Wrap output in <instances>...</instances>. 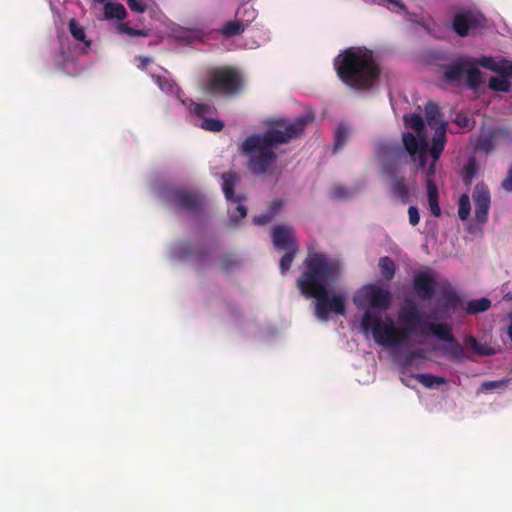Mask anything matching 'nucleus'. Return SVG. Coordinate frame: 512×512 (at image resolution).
Listing matches in <instances>:
<instances>
[{"mask_svg":"<svg viewBox=\"0 0 512 512\" xmlns=\"http://www.w3.org/2000/svg\"><path fill=\"white\" fill-rule=\"evenodd\" d=\"M305 271L297 279L302 295L315 299L314 315L326 322L330 313L345 315L347 297L343 293H329L341 275V262L325 253H309L304 261Z\"/></svg>","mask_w":512,"mask_h":512,"instance_id":"f257e3e1","label":"nucleus"},{"mask_svg":"<svg viewBox=\"0 0 512 512\" xmlns=\"http://www.w3.org/2000/svg\"><path fill=\"white\" fill-rule=\"evenodd\" d=\"M314 120L313 113L297 116L293 121L279 118L270 122L262 134H252L242 143L241 151L249 156L248 169L255 175H263L276 163L274 148L298 138Z\"/></svg>","mask_w":512,"mask_h":512,"instance_id":"f03ea898","label":"nucleus"},{"mask_svg":"<svg viewBox=\"0 0 512 512\" xmlns=\"http://www.w3.org/2000/svg\"><path fill=\"white\" fill-rule=\"evenodd\" d=\"M334 67L339 79L356 90H369L380 76V68L367 48L346 49L335 58Z\"/></svg>","mask_w":512,"mask_h":512,"instance_id":"7ed1b4c3","label":"nucleus"},{"mask_svg":"<svg viewBox=\"0 0 512 512\" xmlns=\"http://www.w3.org/2000/svg\"><path fill=\"white\" fill-rule=\"evenodd\" d=\"M362 329L365 333L371 332L375 342L381 346L393 348L409 342L411 335H425L426 331H418L410 326L396 327L392 319L382 320L380 314L366 310L362 316Z\"/></svg>","mask_w":512,"mask_h":512,"instance_id":"20e7f679","label":"nucleus"},{"mask_svg":"<svg viewBox=\"0 0 512 512\" xmlns=\"http://www.w3.org/2000/svg\"><path fill=\"white\" fill-rule=\"evenodd\" d=\"M403 120L407 127L416 132V134L411 132L402 134L404 149L413 162H418L419 168H424L428 151V137L424 131V120L416 113L405 114Z\"/></svg>","mask_w":512,"mask_h":512,"instance_id":"39448f33","label":"nucleus"},{"mask_svg":"<svg viewBox=\"0 0 512 512\" xmlns=\"http://www.w3.org/2000/svg\"><path fill=\"white\" fill-rule=\"evenodd\" d=\"M243 77L241 73L228 66L211 70L203 83V88L210 94L234 96L242 90Z\"/></svg>","mask_w":512,"mask_h":512,"instance_id":"423d86ee","label":"nucleus"},{"mask_svg":"<svg viewBox=\"0 0 512 512\" xmlns=\"http://www.w3.org/2000/svg\"><path fill=\"white\" fill-rule=\"evenodd\" d=\"M478 59L472 57H458L452 63L443 66V79L451 84L458 83L463 75L466 77V85L476 90L482 82V74L477 67Z\"/></svg>","mask_w":512,"mask_h":512,"instance_id":"0eeeda50","label":"nucleus"},{"mask_svg":"<svg viewBox=\"0 0 512 512\" xmlns=\"http://www.w3.org/2000/svg\"><path fill=\"white\" fill-rule=\"evenodd\" d=\"M221 178L223 180L222 191L226 200L230 205H235L234 208L228 207L229 220L231 223L237 224L247 215V208L244 205L246 196L243 193H235V187L240 184L241 177L234 171H228L222 173Z\"/></svg>","mask_w":512,"mask_h":512,"instance_id":"6e6552de","label":"nucleus"},{"mask_svg":"<svg viewBox=\"0 0 512 512\" xmlns=\"http://www.w3.org/2000/svg\"><path fill=\"white\" fill-rule=\"evenodd\" d=\"M171 200L177 207L191 213H198L205 206L204 196L193 190H176L172 193Z\"/></svg>","mask_w":512,"mask_h":512,"instance_id":"1a4fd4ad","label":"nucleus"},{"mask_svg":"<svg viewBox=\"0 0 512 512\" xmlns=\"http://www.w3.org/2000/svg\"><path fill=\"white\" fill-rule=\"evenodd\" d=\"M484 17L472 11H463L455 14L452 21L453 31L460 37L469 35L483 26Z\"/></svg>","mask_w":512,"mask_h":512,"instance_id":"9d476101","label":"nucleus"},{"mask_svg":"<svg viewBox=\"0 0 512 512\" xmlns=\"http://www.w3.org/2000/svg\"><path fill=\"white\" fill-rule=\"evenodd\" d=\"M472 199L475 206V218L479 223L487 221L490 207V191L484 182H478L472 193Z\"/></svg>","mask_w":512,"mask_h":512,"instance_id":"9b49d317","label":"nucleus"},{"mask_svg":"<svg viewBox=\"0 0 512 512\" xmlns=\"http://www.w3.org/2000/svg\"><path fill=\"white\" fill-rule=\"evenodd\" d=\"M437 283L432 271H421L414 275L413 289L421 300H430L436 291Z\"/></svg>","mask_w":512,"mask_h":512,"instance_id":"f8f14e48","label":"nucleus"},{"mask_svg":"<svg viewBox=\"0 0 512 512\" xmlns=\"http://www.w3.org/2000/svg\"><path fill=\"white\" fill-rule=\"evenodd\" d=\"M272 242L276 250H289L298 247L293 227L289 225H276L272 231Z\"/></svg>","mask_w":512,"mask_h":512,"instance_id":"ddd939ff","label":"nucleus"},{"mask_svg":"<svg viewBox=\"0 0 512 512\" xmlns=\"http://www.w3.org/2000/svg\"><path fill=\"white\" fill-rule=\"evenodd\" d=\"M365 296L373 309L387 310L390 307L392 295L389 289L370 285L365 290Z\"/></svg>","mask_w":512,"mask_h":512,"instance_id":"4468645a","label":"nucleus"},{"mask_svg":"<svg viewBox=\"0 0 512 512\" xmlns=\"http://www.w3.org/2000/svg\"><path fill=\"white\" fill-rule=\"evenodd\" d=\"M478 64L503 77H512V60L502 58L499 61H495L492 56H483L478 58Z\"/></svg>","mask_w":512,"mask_h":512,"instance_id":"2eb2a0df","label":"nucleus"},{"mask_svg":"<svg viewBox=\"0 0 512 512\" xmlns=\"http://www.w3.org/2000/svg\"><path fill=\"white\" fill-rule=\"evenodd\" d=\"M446 128V123H441L438 127H436L435 134L432 137L431 146H428L427 155L430 154L434 161H438L444 151L446 143Z\"/></svg>","mask_w":512,"mask_h":512,"instance_id":"dca6fc26","label":"nucleus"},{"mask_svg":"<svg viewBox=\"0 0 512 512\" xmlns=\"http://www.w3.org/2000/svg\"><path fill=\"white\" fill-rule=\"evenodd\" d=\"M284 205L283 200L277 199L270 203L268 208L261 214L253 217V222L256 225H265L271 222L281 211Z\"/></svg>","mask_w":512,"mask_h":512,"instance_id":"f3484780","label":"nucleus"},{"mask_svg":"<svg viewBox=\"0 0 512 512\" xmlns=\"http://www.w3.org/2000/svg\"><path fill=\"white\" fill-rule=\"evenodd\" d=\"M424 113L427 124L432 129H436V127H438L441 123H445L442 120L443 115L440 111V108L435 102H427L424 108Z\"/></svg>","mask_w":512,"mask_h":512,"instance_id":"a211bd4d","label":"nucleus"},{"mask_svg":"<svg viewBox=\"0 0 512 512\" xmlns=\"http://www.w3.org/2000/svg\"><path fill=\"white\" fill-rule=\"evenodd\" d=\"M427 331L441 341H454L452 328L447 323H429L427 324Z\"/></svg>","mask_w":512,"mask_h":512,"instance_id":"6ab92c4d","label":"nucleus"},{"mask_svg":"<svg viewBox=\"0 0 512 512\" xmlns=\"http://www.w3.org/2000/svg\"><path fill=\"white\" fill-rule=\"evenodd\" d=\"M178 253H179V256L182 258L194 255L196 263L199 268H203L206 265L208 253L203 250L194 252L193 246L189 242H185V243L181 244L179 247Z\"/></svg>","mask_w":512,"mask_h":512,"instance_id":"aec40b11","label":"nucleus"},{"mask_svg":"<svg viewBox=\"0 0 512 512\" xmlns=\"http://www.w3.org/2000/svg\"><path fill=\"white\" fill-rule=\"evenodd\" d=\"M428 205L432 215L439 217L441 215V209L439 206V194L438 188L434 180H429L426 186Z\"/></svg>","mask_w":512,"mask_h":512,"instance_id":"412c9836","label":"nucleus"},{"mask_svg":"<svg viewBox=\"0 0 512 512\" xmlns=\"http://www.w3.org/2000/svg\"><path fill=\"white\" fill-rule=\"evenodd\" d=\"M246 30V27L243 23L235 17L234 20H229L225 22L220 28L219 32L225 38H231L234 36L241 35Z\"/></svg>","mask_w":512,"mask_h":512,"instance_id":"4be33fe9","label":"nucleus"},{"mask_svg":"<svg viewBox=\"0 0 512 512\" xmlns=\"http://www.w3.org/2000/svg\"><path fill=\"white\" fill-rule=\"evenodd\" d=\"M418 307L415 304H409L400 309L399 319L403 325L415 328L417 319Z\"/></svg>","mask_w":512,"mask_h":512,"instance_id":"5701e85b","label":"nucleus"},{"mask_svg":"<svg viewBox=\"0 0 512 512\" xmlns=\"http://www.w3.org/2000/svg\"><path fill=\"white\" fill-rule=\"evenodd\" d=\"M235 17L239 19L247 28L256 19L257 11L253 8V6L243 4L236 10Z\"/></svg>","mask_w":512,"mask_h":512,"instance_id":"b1692460","label":"nucleus"},{"mask_svg":"<svg viewBox=\"0 0 512 512\" xmlns=\"http://www.w3.org/2000/svg\"><path fill=\"white\" fill-rule=\"evenodd\" d=\"M392 192L394 196L399 198L403 203L410 200L409 188L404 177L396 178L392 184Z\"/></svg>","mask_w":512,"mask_h":512,"instance_id":"393cba45","label":"nucleus"},{"mask_svg":"<svg viewBox=\"0 0 512 512\" xmlns=\"http://www.w3.org/2000/svg\"><path fill=\"white\" fill-rule=\"evenodd\" d=\"M478 172V163L474 157L467 160L461 170V177L465 185H470Z\"/></svg>","mask_w":512,"mask_h":512,"instance_id":"a878e982","label":"nucleus"},{"mask_svg":"<svg viewBox=\"0 0 512 512\" xmlns=\"http://www.w3.org/2000/svg\"><path fill=\"white\" fill-rule=\"evenodd\" d=\"M474 148L476 151H481V152H485V153L492 152L495 148L494 134L488 133V134L480 135L475 140Z\"/></svg>","mask_w":512,"mask_h":512,"instance_id":"bb28decb","label":"nucleus"},{"mask_svg":"<svg viewBox=\"0 0 512 512\" xmlns=\"http://www.w3.org/2000/svg\"><path fill=\"white\" fill-rule=\"evenodd\" d=\"M491 307V301L488 298H479L470 300L466 306V312L470 315H475L480 312H485Z\"/></svg>","mask_w":512,"mask_h":512,"instance_id":"cd10ccee","label":"nucleus"},{"mask_svg":"<svg viewBox=\"0 0 512 512\" xmlns=\"http://www.w3.org/2000/svg\"><path fill=\"white\" fill-rule=\"evenodd\" d=\"M448 344L443 347V353L452 360H460L464 356V349L462 345L454 337V341H448Z\"/></svg>","mask_w":512,"mask_h":512,"instance_id":"c85d7f7f","label":"nucleus"},{"mask_svg":"<svg viewBox=\"0 0 512 512\" xmlns=\"http://www.w3.org/2000/svg\"><path fill=\"white\" fill-rule=\"evenodd\" d=\"M69 31L73 38L77 41L83 42L86 48L91 46V41L86 38L84 28L74 18L69 21Z\"/></svg>","mask_w":512,"mask_h":512,"instance_id":"c756f323","label":"nucleus"},{"mask_svg":"<svg viewBox=\"0 0 512 512\" xmlns=\"http://www.w3.org/2000/svg\"><path fill=\"white\" fill-rule=\"evenodd\" d=\"M104 12L107 18L122 20L126 17V9L120 3H107L104 6Z\"/></svg>","mask_w":512,"mask_h":512,"instance_id":"7c9ffc66","label":"nucleus"},{"mask_svg":"<svg viewBox=\"0 0 512 512\" xmlns=\"http://www.w3.org/2000/svg\"><path fill=\"white\" fill-rule=\"evenodd\" d=\"M379 268L381 275L386 280H391L394 278L396 267L394 261L391 258L387 256L381 257L379 259Z\"/></svg>","mask_w":512,"mask_h":512,"instance_id":"2f4dec72","label":"nucleus"},{"mask_svg":"<svg viewBox=\"0 0 512 512\" xmlns=\"http://www.w3.org/2000/svg\"><path fill=\"white\" fill-rule=\"evenodd\" d=\"M285 253L280 259V271L282 274H285L290 268L294 261L296 254L299 251L298 247H292V249L284 250Z\"/></svg>","mask_w":512,"mask_h":512,"instance_id":"473e14b6","label":"nucleus"},{"mask_svg":"<svg viewBox=\"0 0 512 512\" xmlns=\"http://www.w3.org/2000/svg\"><path fill=\"white\" fill-rule=\"evenodd\" d=\"M220 268L224 272H229L240 265L239 259L232 253H226L219 259Z\"/></svg>","mask_w":512,"mask_h":512,"instance_id":"72a5a7b5","label":"nucleus"},{"mask_svg":"<svg viewBox=\"0 0 512 512\" xmlns=\"http://www.w3.org/2000/svg\"><path fill=\"white\" fill-rule=\"evenodd\" d=\"M415 378L425 387L432 388L435 385H441L445 383V378L434 376L432 374H417Z\"/></svg>","mask_w":512,"mask_h":512,"instance_id":"f704fd0d","label":"nucleus"},{"mask_svg":"<svg viewBox=\"0 0 512 512\" xmlns=\"http://www.w3.org/2000/svg\"><path fill=\"white\" fill-rule=\"evenodd\" d=\"M488 86L491 90L497 92H509L510 91V82L506 79V77H491L489 79Z\"/></svg>","mask_w":512,"mask_h":512,"instance_id":"c9c22d12","label":"nucleus"},{"mask_svg":"<svg viewBox=\"0 0 512 512\" xmlns=\"http://www.w3.org/2000/svg\"><path fill=\"white\" fill-rule=\"evenodd\" d=\"M441 302L446 310L455 309L460 304V298L454 291H446L441 297Z\"/></svg>","mask_w":512,"mask_h":512,"instance_id":"e433bc0d","label":"nucleus"},{"mask_svg":"<svg viewBox=\"0 0 512 512\" xmlns=\"http://www.w3.org/2000/svg\"><path fill=\"white\" fill-rule=\"evenodd\" d=\"M471 211L470 198L467 194H462L458 202V216L461 220H467Z\"/></svg>","mask_w":512,"mask_h":512,"instance_id":"4c0bfd02","label":"nucleus"},{"mask_svg":"<svg viewBox=\"0 0 512 512\" xmlns=\"http://www.w3.org/2000/svg\"><path fill=\"white\" fill-rule=\"evenodd\" d=\"M349 129L343 124H340L337 127V130L335 132V139H334V147L335 149L341 148L345 145L348 137H349Z\"/></svg>","mask_w":512,"mask_h":512,"instance_id":"58836bf2","label":"nucleus"},{"mask_svg":"<svg viewBox=\"0 0 512 512\" xmlns=\"http://www.w3.org/2000/svg\"><path fill=\"white\" fill-rule=\"evenodd\" d=\"M191 112H193L199 118H207L206 115L213 113V107L206 103H193L190 107Z\"/></svg>","mask_w":512,"mask_h":512,"instance_id":"ea45409f","label":"nucleus"},{"mask_svg":"<svg viewBox=\"0 0 512 512\" xmlns=\"http://www.w3.org/2000/svg\"><path fill=\"white\" fill-rule=\"evenodd\" d=\"M201 128L212 132H220L224 128V122L219 119L207 117L204 118Z\"/></svg>","mask_w":512,"mask_h":512,"instance_id":"a19ab883","label":"nucleus"},{"mask_svg":"<svg viewBox=\"0 0 512 512\" xmlns=\"http://www.w3.org/2000/svg\"><path fill=\"white\" fill-rule=\"evenodd\" d=\"M468 343L469 345L471 346V348L473 349V351L478 354V355H481V356H489V355H492L493 354V351L491 348H488L482 344H480L477 339L473 336H470L468 338Z\"/></svg>","mask_w":512,"mask_h":512,"instance_id":"79ce46f5","label":"nucleus"},{"mask_svg":"<svg viewBox=\"0 0 512 512\" xmlns=\"http://www.w3.org/2000/svg\"><path fill=\"white\" fill-rule=\"evenodd\" d=\"M119 31L127 34L131 37H147L149 35V31L145 29H135L128 26L127 23H121L119 25Z\"/></svg>","mask_w":512,"mask_h":512,"instance_id":"37998d69","label":"nucleus"},{"mask_svg":"<svg viewBox=\"0 0 512 512\" xmlns=\"http://www.w3.org/2000/svg\"><path fill=\"white\" fill-rule=\"evenodd\" d=\"M152 79L157 84V86L160 88L161 91L165 93H172L174 90V85L171 81H169L165 77H161L158 75H152Z\"/></svg>","mask_w":512,"mask_h":512,"instance_id":"c03bdc74","label":"nucleus"},{"mask_svg":"<svg viewBox=\"0 0 512 512\" xmlns=\"http://www.w3.org/2000/svg\"><path fill=\"white\" fill-rule=\"evenodd\" d=\"M414 163L416 164V166H418V162L417 161L414 162ZM426 164H427V161L425 162L424 168L417 167V169L422 170V173L425 176V181H426V184H427L429 180H433V176L436 173L437 161H434V159H432L431 163L428 166H426Z\"/></svg>","mask_w":512,"mask_h":512,"instance_id":"a18cd8bd","label":"nucleus"},{"mask_svg":"<svg viewBox=\"0 0 512 512\" xmlns=\"http://www.w3.org/2000/svg\"><path fill=\"white\" fill-rule=\"evenodd\" d=\"M349 195L348 190L342 185H336L330 191V198L334 200L346 199Z\"/></svg>","mask_w":512,"mask_h":512,"instance_id":"49530a36","label":"nucleus"},{"mask_svg":"<svg viewBox=\"0 0 512 512\" xmlns=\"http://www.w3.org/2000/svg\"><path fill=\"white\" fill-rule=\"evenodd\" d=\"M425 356L420 350H413L409 351L405 354L403 358V365L404 366H412L414 364V361L416 359H424Z\"/></svg>","mask_w":512,"mask_h":512,"instance_id":"de8ad7c7","label":"nucleus"},{"mask_svg":"<svg viewBox=\"0 0 512 512\" xmlns=\"http://www.w3.org/2000/svg\"><path fill=\"white\" fill-rule=\"evenodd\" d=\"M127 5L131 11L137 13H144L147 9V5L142 0H127Z\"/></svg>","mask_w":512,"mask_h":512,"instance_id":"09e8293b","label":"nucleus"},{"mask_svg":"<svg viewBox=\"0 0 512 512\" xmlns=\"http://www.w3.org/2000/svg\"><path fill=\"white\" fill-rule=\"evenodd\" d=\"M409 223L412 226H416L420 221L419 210L416 206H410L408 208Z\"/></svg>","mask_w":512,"mask_h":512,"instance_id":"8fccbe9b","label":"nucleus"},{"mask_svg":"<svg viewBox=\"0 0 512 512\" xmlns=\"http://www.w3.org/2000/svg\"><path fill=\"white\" fill-rule=\"evenodd\" d=\"M507 380H500V381H487L482 383V390L484 391H491L496 388H500L506 384Z\"/></svg>","mask_w":512,"mask_h":512,"instance_id":"3c124183","label":"nucleus"},{"mask_svg":"<svg viewBox=\"0 0 512 512\" xmlns=\"http://www.w3.org/2000/svg\"><path fill=\"white\" fill-rule=\"evenodd\" d=\"M502 188L507 192H512V163L509 166L507 176L501 183Z\"/></svg>","mask_w":512,"mask_h":512,"instance_id":"603ef678","label":"nucleus"},{"mask_svg":"<svg viewBox=\"0 0 512 512\" xmlns=\"http://www.w3.org/2000/svg\"><path fill=\"white\" fill-rule=\"evenodd\" d=\"M137 60L139 62L138 68L143 71L146 70L147 66L153 61L152 58L146 56H138Z\"/></svg>","mask_w":512,"mask_h":512,"instance_id":"864d4df0","label":"nucleus"},{"mask_svg":"<svg viewBox=\"0 0 512 512\" xmlns=\"http://www.w3.org/2000/svg\"><path fill=\"white\" fill-rule=\"evenodd\" d=\"M424 318H425V315L424 313H422L419 309L417 311V319L418 321L415 323V329L417 330V328L419 327H422L424 326L425 322H424Z\"/></svg>","mask_w":512,"mask_h":512,"instance_id":"5fc2aeb1","label":"nucleus"},{"mask_svg":"<svg viewBox=\"0 0 512 512\" xmlns=\"http://www.w3.org/2000/svg\"><path fill=\"white\" fill-rule=\"evenodd\" d=\"M456 123L461 127H467L468 119L466 117L457 116Z\"/></svg>","mask_w":512,"mask_h":512,"instance_id":"6e6d98bb","label":"nucleus"},{"mask_svg":"<svg viewBox=\"0 0 512 512\" xmlns=\"http://www.w3.org/2000/svg\"><path fill=\"white\" fill-rule=\"evenodd\" d=\"M508 335H509L510 340L512 341V314H511V317H510V324H509V327H508Z\"/></svg>","mask_w":512,"mask_h":512,"instance_id":"4d7b16f0","label":"nucleus"},{"mask_svg":"<svg viewBox=\"0 0 512 512\" xmlns=\"http://www.w3.org/2000/svg\"><path fill=\"white\" fill-rule=\"evenodd\" d=\"M503 300L512 301V292H508L503 296Z\"/></svg>","mask_w":512,"mask_h":512,"instance_id":"13d9d810","label":"nucleus"},{"mask_svg":"<svg viewBox=\"0 0 512 512\" xmlns=\"http://www.w3.org/2000/svg\"><path fill=\"white\" fill-rule=\"evenodd\" d=\"M391 2H392V3H394V4H396V5H398V6H399V7H401L402 9H404V5H403V4H401L399 1H397V0H391Z\"/></svg>","mask_w":512,"mask_h":512,"instance_id":"bf43d9fd","label":"nucleus"}]
</instances>
